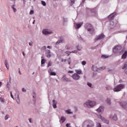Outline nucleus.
Wrapping results in <instances>:
<instances>
[{
  "mask_svg": "<svg viewBox=\"0 0 127 127\" xmlns=\"http://www.w3.org/2000/svg\"><path fill=\"white\" fill-rule=\"evenodd\" d=\"M46 50V46H44L42 47V50Z\"/></svg>",
  "mask_w": 127,
  "mask_h": 127,
  "instance_id": "a18cd8bd",
  "label": "nucleus"
},
{
  "mask_svg": "<svg viewBox=\"0 0 127 127\" xmlns=\"http://www.w3.org/2000/svg\"><path fill=\"white\" fill-rule=\"evenodd\" d=\"M87 85L88 86V87H90V88H92V83L87 82Z\"/></svg>",
  "mask_w": 127,
  "mask_h": 127,
  "instance_id": "72a5a7b5",
  "label": "nucleus"
},
{
  "mask_svg": "<svg viewBox=\"0 0 127 127\" xmlns=\"http://www.w3.org/2000/svg\"><path fill=\"white\" fill-rule=\"evenodd\" d=\"M23 2L24 4H25V2H26L25 0H23Z\"/></svg>",
  "mask_w": 127,
  "mask_h": 127,
  "instance_id": "0e129e2a",
  "label": "nucleus"
},
{
  "mask_svg": "<svg viewBox=\"0 0 127 127\" xmlns=\"http://www.w3.org/2000/svg\"><path fill=\"white\" fill-rule=\"evenodd\" d=\"M116 14H117L116 12H114L111 14L109 15L108 18L110 20L114 19V18L115 17V15H116Z\"/></svg>",
  "mask_w": 127,
  "mask_h": 127,
  "instance_id": "4468645a",
  "label": "nucleus"
},
{
  "mask_svg": "<svg viewBox=\"0 0 127 127\" xmlns=\"http://www.w3.org/2000/svg\"><path fill=\"white\" fill-rule=\"evenodd\" d=\"M49 73H50L51 76H56V72H51V69L48 70Z\"/></svg>",
  "mask_w": 127,
  "mask_h": 127,
  "instance_id": "a211bd4d",
  "label": "nucleus"
},
{
  "mask_svg": "<svg viewBox=\"0 0 127 127\" xmlns=\"http://www.w3.org/2000/svg\"><path fill=\"white\" fill-rule=\"evenodd\" d=\"M51 65H52V63H51V62H49L48 64V67H50V66H51Z\"/></svg>",
  "mask_w": 127,
  "mask_h": 127,
  "instance_id": "79ce46f5",
  "label": "nucleus"
},
{
  "mask_svg": "<svg viewBox=\"0 0 127 127\" xmlns=\"http://www.w3.org/2000/svg\"><path fill=\"white\" fill-rule=\"evenodd\" d=\"M46 56L48 58H50L51 57V52L49 50H46Z\"/></svg>",
  "mask_w": 127,
  "mask_h": 127,
  "instance_id": "f8f14e48",
  "label": "nucleus"
},
{
  "mask_svg": "<svg viewBox=\"0 0 127 127\" xmlns=\"http://www.w3.org/2000/svg\"><path fill=\"white\" fill-rule=\"evenodd\" d=\"M43 34H44L45 35H48V34H52V33H53V32L52 31H49L47 29H44L42 31Z\"/></svg>",
  "mask_w": 127,
  "mask_h": 127,
  "instance_id": "6e6552de",
  "label": "nucleus"
},
{
  "mask_svg": "<svg viewBox=\"0 0 127 127\" xmlns=\"http://www.w3.org/2000/svg\"><path fill=\"white\" fill-rule=\"evenodd\" d=\"M15 100L17 103V104L19 105L20 104V99H19V93H17V95L15 97Z\"/></svg>",
  "mask_w": 127,
  "mask_h": 127,
  "instance_id": "ddd939ff",
  "label": "nucleus"
},
{
  "mask_svg": "<svg viewBox=\"0 0 127 127\" xmlns=\"http://www.w3.org/2000/svg\"><path fill=\"white\" fill-rule=\"evenodd\" d=\"M45 62H46V60H45L44 59H42V61H41L42 65H43V64H44L45 63Z\"/></svg>",
  "mask_w": 127,
  "mask_h": 127,
  "instance_id": "2f4dec72",
  "label": "nucleus"
},
{
  "mask_svg": "<svg viewBox=\"0 0 127 127\" xmlns=\"http://www.w3.org/2000/svg\"><path fill=\"white\" fill-rule=\"evenodd\" d=\"M9 87H10V85H9L8 82H7L6 84V88H7L8 90H9Z\"/></svg>",
  "mask_w": 127,
  "mask_h": 127,
  "instance_id": "f704fd0d",
  "label": "nucleus"
},
{
  "mask_svg": "<svg viewBox=\"0 0 127 127\" xmlns=\"http://www.w3.org/2000/svg\"><path fill=\"white\" fill-rule=\"evenodd\" d=\"M86 63H86V61H82V62H81L82 65H86Z\"/></svg>",
  "mask_w": 127,
  "mask_h": 127,
  "instance_id": "a19ab883",
  "label": "nucleus"
},
{
  "mask_svg": "<svg viewBox=\"0 0 127 127\" xmlns=\"http://www.w3.org/2000/svg\"><path fill=\"white\" fill-rule=\"evenodd\" d=\"M42 4H43L44 5V6H45L46 5V2H45V1L42 0L41 1Z\"/></svg>",
  "mask_w": 127,
  "mask_h": 127,
  "instance_id": "e433bc0d",
  "label": "nucleus"
},
{
  "mask_svg": "<svg viewBox=\"0 0 127 127\" xmlns=\"http://www.w3.org/2000/svg\"><path fill=\"white\" fill-rule=\"evenodd\" d=\"M96 112H97L98 114H103V113H104V106H101L99 107L96 109Z\"/></svg>",
  "mask_w": 127,
  "mask_h": 127,
  "instance_id": "1a4fd4ad",
  "label": "nucleus"
},
{
  "mask_svg": "<svg viewBox=\"0 0 127 127\" xmlns=\"http://www.w3.org/2000/svg\"><path fill=\"white\" fill-rule=\"evenodd\" d=\"M122 49V47L121 46H116L113 49V52L114 53H117Z\"/></svg>",
  "mask_w": 127,
  "mask_h": 127,
  "instance_id": "0eeeda50",
  "label": "nucleus"
},
{
  "mask_svg": "<svg viewBox=\"0 0 127 127\" xmlns=\"http://www.w3.org/2000/svg\"><path fill=\"white\" fill-rule=\"evenodd\" d=\"M0 101L1 102H3H3H4L3 101V99L1 98V97H0Z\"/></svg>",
  "mask_w": 127,
  "mask_h": 127,
  "instance_id": "4d7b16f0",
  "label": "nucleus"
},
{
  "mask_svg": "<svg viewBox=\"0 0 127 127\" xmlns=\"http://www.w3.org/2000/svg\"><path fill=\"white\" fill-rule=\"evenodd\" d=\"M77 50H78V51H81V49L80 48V47H79V46H77L76 47Z\"/></svg>",
  "mask_w": 127,
  "mask_h": 127,
  "instance_id": "49530a36",
  "label": "nucleus"
},
{
  "mask_svg": "<svg viewBox=\"0 0 127 127\" xmlns=\"http://www.w3.org/2000/svg\"><path fill=\"white\" fill-rule=\"evenodd\" d=\"M63 21L64 24H65V23H66V22H67V21H68V20H67V18L64 17L63 18Z\"/></svg>",
  "mask_w": 127,
  "mask_h": 127,
  "instance_id": "bb28decb",
  "label": "nucleus"
},
{
  "mask_svg": "<svg viewBox=\"0 0 127 127\" xmlns=\"http://www.w3.org/2000/svg\"><path fill=\"white\" fill-rule=\"evenodd\" d=\"M97 118H98V119H100L101 121L106 123V124H109V123H110V121L106 119L105 118L103 117V116H102V115H97Z\"/></svg>",
  "mask_w": 127,
  "mask_h": 127,
  "instance_id": "39448f33",
  "label": "nucleus"
},
{
  "mask_svg": "<svg viewBox=\"0 0 127 127\" xmlns=\"http://www.w3.org/2000/svg\"><path fill=\"white\" fill-rule=\"evenodd\" d=\"M113 23H114L113 22H111V23H110V24H111V25H114L113 24Z\"/></svg>",
  "mask_w": 127,
  "mask_h": 127,
  "instance_id": "774afa93",
  "label": "nucleus"
},
{
  "mask_svg": "<svg viewBox=\"0 0 127 127\" xmlns=\"http://www.w3.org/2000/svg\"><path fill=\"white\" fill-rule=\"evenodd\" d=\"M64 53H65V54H67V56H69V55H70V54H71V52H70L69 51H65L64 52Z\"/></svg>",
  "mask_w": 127,
  "mask_h": 127,
  "instance_id": "473e14b6",
  "label": "nucleus"
},
{
  "mask_svg": "<svg viewBox=\"0 0 127 127\" xmlns=\"http://www.w3.org/2000/svg\"><path fill=\"white\" fill-rule=\"evenodd\" d=\"M10 93L11 97L12 99L14 100V98H13V95H12V92H11V91H10Z\"/></svg>",
  "mask_w": 127,
  "mask_h": 127,
  "instance_id": "09e8293b",
  "label": "nucleus"
},
{
  "mask_svg": "<svg viewBox=\"0 0 127 127\" xmlns=\"http://www.w3.org/2000/svg\"><path fill=\"white\" fill-rule=\"evenodd\" d=\"M62 80L63 81V82H70V79L66 77V76L64 75L63 77H62Z\"/></svg>",
  "mask_w": 127,
  "mask_h": 127,
  "instance_id": "dca6fc26",
  "label": "nucleus"
},
{
  "mask_svg": "<svg viewBox=\"0 0 127 127\" xmlns=\"http://www.w3.org/2000/svg\"><path fill=\"white\" fill-rule=\"evenodd\" d=\"M106 69V66H102L99 67V70H105Z\"/></svg>",
  "mask_w": 127,
  "mask_h": 127,
  "instance_id": "ea45409f",
  "label": "nucleus"
},
{
  "mask_svg": "<svg viewBox=\"0 0 127 127\" xmlns=\"http://www.w3.org/2000/svg\"><path fill=\"white\" fill-rule=\"evenodd\" d=\"M18 72H19V74L20 75H21V72H20V69L19 68V70H18Z\"/></svg>",
  "mask_w": 127,
  "mask_h": 127,
  "instance_id": "680f3d73",
  "label": "nucleus"
},
{
  "mask_svg": "<svg viewBox=\"0 0 127 127\" xmlns=\"http://www.w3.org/2000/svg\"><path fill=\"white\" fill-rule=\"evenodd\" d=\"M8 118H9V116L8 115H7L5 116L4 120L6 121V120H8Z\"/></svg>",
  "mask_w": 127,
  "mask_h": 127,
  "instance_id": "4c0bfd02",
  "label": "nucleus"
},
{
  "mask_svg": "<svg viewBox=\"0 0 127 127\" xmlns=\"http://www.w3.org/2000/svg\"><path fill=\"white\" fill-rule=\"evenodd\" d=\"M95 124L94 122L90 120L85 121L82 124V127H94Z\"/></svg>",
  "mask_w": 127,
  "mask_h": 127,
  "instance_id": "f257e3e1",
  "label": "nucleus"
},
{
  "mask_svg": "<svg viewBox=\"0 0 127 127\" xmlns=\"http://www.w3.org/2000/svg\"><path fill=\"white\" fill-rule=\"evenodd\" d=\"M22 54H23V56H25V54L24 53V52H23Z\"/></svg>",
  "mask_w": 127,
  "mask_h": 127,
  "instance_id": "69168bd1",
  "label": "nucleus"
},
{
  "mask_svg": "<svg viewBox=\"0 0 127 127\" xmlns=\"http://www.w3.org/2000/svg\"><path fill=\"white\" fill-rule=\"evenodd\" d=\"M68 73H70L71 74H73V73H74V71L72 70H69L68 71Z\"/></svg>",
  "mask_w": 127,
  "mask_h": 127,
  "instance_id": "6e6d98bb",
  "label": "nucleus"
},
{
  "mask_svg": "<svg viewBox=\"0 0 127 127\" xmlns=\"http://www.w3.org/2000/svg\"><path fill=\"white\" fill-rule=\"evenodd\" d=\"M71 78L75 81H78V80L80 79V75H79L78 73H74L71 76Z\"/></svg>",
  "mask_w": 127,
  "mask_h": 127,
  "instance_id": "423d86ee",
  "label": "nucleus"
},
{
  "mask_svg": "<svg viewBox=\"0 0 127 127\" xmlns=\"http://www.w3.org/2000/svg\"><path fill=\"white\" fill-rule=\"evenodd\" d=\"M33 98H35V96H36V93H35V92H33Z\"/></svg>",
  "mask_w": 127,
  "mask_h": 127,
  "instance_id": "603ef678",
  "label": "nucleus"
},
{
  "mask_svg": "<svg viewBox=\"0 0 127 127\" xmlns=\"http://www.w3.org/2000/svg\"><path fill=\"white\" fill-rule=\"evenodd\" d=\"M4 64H5V65L6 66V67L7 68V70H8L9 67H8V64H7V61H5Z\"/></svg>",
  "mask_w": 127,
  "mask_h": 127,
  "instance_id": "7c9ffc66",
  "label": "nucleus"
},
{
  "mask_svg": "<svg viewBox=\"0 0 127 127\" xmlns=\"http://www.w3.org/2000/svg\"><path fill=\"white\" fill-rule=\"evenodd\" d=\"M75 3V0H71V4L72 5V4H74Z\"/></svg>",
  "mask_w": 127,
  "mask_h": 127,
  "instance_id": "c03bdc74",
  "label": "nucleus"
},
{
  "mask_svg": "<svg viewBox=\"0 0 127 127\" xmlns=\"http://www.w3.org/2000/svg\"><path fill=\"white\" fill-rule=\"evenodd\" d=\"M22 92H26V90L24 89V88H22Z\"/></svg>",
  "mask_w": 127,
  "mask_h": 127,
  "instance_id": "864d4df0",
  "label": "nucleus"
},
{
  "mask_svg": "<svg viewBox=\"0 0 127 127\" xmlns=\"http://www.w3.org/2000/svg\"><path fill=\"white\" fill-rule=\"evenodd\" d=\"M69 126H70V124H66V127H69Z\"/></svg>",
  "mask_w": 127,
  "mask_h": 127,
  "instance_id": "052dcab7",
  "label": "nucleus"
},
{
  "mask_svg": "<svg viewBox=\"0 0 127 127\" xmlns=\"http://www.w3.org/2000/svg\"><path fill=\"white\" fill-rule=\"evenodd\" d=\"M61 121H62V123H63L66 121V119L64 117H62L61 119Z\"/></svg>",
  "mask_w": 127,
  "mask_h": 127,
  "instance_id": "cd10ccee",
  "label": "nucleus"
},
{
  "mask_svg": "<svg viewBox=\"0 0 127 127\" xmlns=\"http://www.w3.org/2000/svg\"><path fill=\"white\" fill-rule=\"evenodd\" d=\"M75 72L77 73V74H80L82 73V70L81 69H76Z\"/></svg>",
  "mask_w": 127,
  "mask_h": 127,
  "instance_id": "b1692460",
  "label": "nucleus"
},
{
  "mask_svg": "<svg viewBox=\"0 0 127 127\" xmlns=\"http://www.w3.org/2000/svg\"><path fill=\"white\" fill-rule=\"evenodd\" d=\"M60 40H58L56 43V45H58L59 44H60Z\"/></svg>",
  "mask_w": 127,
  "mask_h": 127,
  "instance_id": "8fccbe9b",
  "label": "nucleus"
},
{
  "mask_svg": "<svg viewBox=\"0 0 127 127\" xmlns=\"http://www.w3.org/2000/svg\"><path fill=\"white\" fill-rule=\"evenodd\" d=\"M84 27L85 29L88 30V31H90V33L92 34L94 32V29L93 28V27L91 24L86 23L84 26Z\"/></svg>",
  "mask_w": 127,
  "mask_h": 127,
  "instance_id": "20e7f679",
  "label": "nucleus"
},
{
  "mask_svg": "<svg viewBox=\"0 0 127 127\" xmlns=\"http://www.w3.org/2000/svg\"><path fill=\"white\" fill-rule=\"evenodd\" d=\"M110 119H112V118L113 119L114 121H118V116H117V115H114V116H112L111 115L110 116Z\"/></svg>",
  "mask_w": 127,
  "mask_h": 127,
  "instance_id": "aec40b11",
  "label": "nucleus"
},
{
  "mask_svg": "<svg viewBox=\"0 0 127 127\" xmlns=\"http://www.w3.org/2000/svg\"><path fill=\"white\" fill-rule=\"evenodd\" d=\"M65 113L66 114H67L68 115H71V114H73V112H71V110H70V109L66 110Z\"/></svg>",
  "mask_w": 127,
  "mask_h": 127,
  "instance_id": "4be33fe9",
  "label": "nucleus"
},
{
  "mask_svg": "<svg viewBox=\"0 0 127 127\" xmlns=\"http://www.w3.org/2000/svg\"><path fill=\"white\" fill-rule=\"evenodd\" d=\"M29 123H32V119L31 118H29Z\"/></svg>",
  "mask_w": 127,
  "mask_h": 127,
  "instance_id": "5fc2aeb1",
  "label": "nucleus"
},
{
  "mask_svg": "<svg viewBox=\"0 0 127 127\" xmlns=\"http://www.w3.org/2000/svg\"><path fill=\"white\" fill-rule=\"evenodd\" d=\"M47 48H48L49 49H51L52 47L50 46H48Z\"/></svg>",
  "mask_w": 127,
  "mask_h": 127,
  "instance_id": "bf43d9fd",
  "label": "nucleus"
},
{
  "mask_svg": "<svg viewBox=\"0 0 127 127\" xmlns=\"http://www.w3.org/2000/svg\"><path fill=\"white\" fill-rule=\"evenodd\" d=\"M29 45H30V46H31L32 45V43H29Z\"/></svg>",
  "mask_w": 127,
  "mask_h": 127,
  "instance_id": "e2e57ef3",
  "label": "nucleus"
},
{
  "mask_svg": "<svg viewBox=\"0 0 127 127\" xmlns=\"http://www.w3.org/2000/svg\"><path fill=\"white\" fill-rule=\"evenodd\" d=\"M120 104V106H121V107H122V108L127 110V102L123 101V102H121Z\"/></svg>",
  "mask_w": 127,
  "mask_h": 127,
  "instance_id": "9b49d317",
  "label": "nucleus"
},
{
  "mask_svg": "<svg viewBox=\"0 0 127 127\" xmlns=\"http://www.w3.org/2000/svg\"><path fill=\"white\" fill-rule=\"evenodd\" d=\"M127 56V51H125V53L123 54L122 57V59H126Z\"/></svg>",
  "mask_w": 127,
  "mask_h": 127,
  "instance_id": "412c9836",
  "label": "nucleus"
},
{
  "mask_svg": "<svg viewBox=\"0 0 127 127\" xmlns=\"http://www.w3.org/2000/svg\"><path fill=\"white\" fill-rule=\"evenodd\" d=\"M66 61H67V60L66 59L62 60V62H65Z\"/></svg>",
  "mask_w": 127,
  "mask_h": 127,
  "instance_id": "13d9d810",
  "label": "nucleus"
},
{
  "mask_svg": "<svg viewBox=\"0 0 127 127\" xmlns=\"http://www.w3.org/2000/svg\"><path fill=\"white\" fill-rule=\"evenodd\" d=\"M105 89H106V90H107L108 91L111 89V86H107L105 87Z\"/></svg>",
  "mask_w": 127,
  "mask_h": 127,
  "instance_id": "58836bf2",
  "label": "nucleus"
},
{
  "mask_svg": "<svg viewBox=\"0 0 127 127\" xmlns=\"http://www.w3.org/2000/svg\"><path fill=\"white\" fill-rule=\"evenodd\" d=\"M60 43H64L65 42V40H64V38H61V40H60Z\"/></svg>",
  "mask_w": 127,
  "mask_h": 127,
  "instance_id": "c756f323",
  "label": "nucleus"
},
{
  "mask_svg": "<svg viewBox=\"0 0 127 127\" xmlns=\"http://www.w3.org/2000/svg\"><path fill=\"white\" fill-rule=\"evenodd\" d=\"M101 58L102 59H107V58H109V56L106 55H103L101 56Z\"/></svg>",
  "mask_w": 127,
  "mask_h": 127,
  "instance_id": "5701e85b",
  "label": "nucleus"
},
{
  "mask_svg": "<svg viewBox=\"0 0 127 127\" xmlns=\"http://www.w3.org/2000/svg\"><path fill=\"white\" fill-rule=\"evenodd\" d=\"M77 50H74L70 52V53H77Z\"/></svg>",
  "mask_w": 127,
  "mask_h": 127,
  "instance_id": "de8ad7c7",
  "label": "nucleus"
},
{
  "mask_svg": "<svg viewBox=\"0 0 127 127\" xmlns=\"http://www.w3.org/2000/svg\"><path fill=\"white\" fill-rule=\"evenodd\" d=\"M35 23V20H34L33 22V24H34Z\"/></svg>",
  "mask_w": 127,
  "mask_h": 127,
  "instance_id": "338daca9",
  "label": "nucleus"
},
{
  "mask_svg": "<svg viewBox=\"0 0 127 127\" xmlns=\"http://www.w3.org/2000/svg\"><path fill=\"white\" fill-rule=\"evenodd\" d=\"M67 62H68V64H69V65H70V64H71V58H69L67 60Z\"/></svg>",
  "mask_w": 127,
  "mask_h": 127,
  "instance_id": "c9c22d12",
  "label": "nucleus"
},
{
  "mask_svg": "<svg viewBox=\"0 0 127 127\" xmlns=\"http://www.w3.org/2000/svg\"><path fill=\"white\" fill-rule=\"evenodd\" d=\"M34 13V10H31L30 12V14H33Z\"/></svg>",
  "mask_w": 127,
  "mask_h": 127,
  "instance_id": "3c124183",
  "label": "nucleus"
},
{
  "mask_svg": "<svg viewBox=\"0 0 127 127\" xmlns=\"http://www.w3.org/2000/svg\"><path fill=\"white\" fill-rule=\"evenodd\" d=\"M14 6H15V5H12L11 6V8L13 9L14 12H16L17 10H16V8H15L14 7Z\"/></svg>",
  "mask_w": 127,
  "mask_h": 127,
  "instance_id": "a878e982",
  "label": "nucleus"
},
{
  "mask_svg": "<svg viewBox=\"0 0 127 127\" xmlns=\"http://www.w3.org/2000/svg\"><path fill=\"white\" fill-rule=\"evenodd\" d=\"M96 127H102L101 123H100L99 122H96Z\"/></svg>",
  "mask_w": 127,
  "mask_h": 127,
  "instance_id": "c85d7f7f",
  "label": "nucleus"
},
{
  "mask_svg": "<svg viewBox=\"0 0 127 127\" xmlns=\"http://www.w3.org/2000/svg\"><path fill=\"white\" fill-rule=\"evenodd\" d=\"M82 25H83V23H75V27L77 29H79V28L81 27Z\"/></svg>",
  "mask_w": 127,
  "mask_h": 127,
  "instance_id": "f3484780",
  "label": "nucleus"
},
{
  "mask_svg": "<svg viewBox=\"0 0 127 127\" xmlns=\"http://www.w3.org/2000/svg\"><path fill=\"white\" fill-rule=\"evenodd\" d=\"M122 69H125V73L127 75V64H124V66L122 67Z\"/></svg>",
  "mask_w": 127,
  "mask_h": 127,
  "instance_id": "6ab92c4d",
  "label": "nucleus"
},
{
  "mask_svg": "<svg viewBox=\"0 0 127 127\" xmlns=\"http://www.w3.org/2000/svg\"><path fill=\"white\" fill-rule=\"evenodd\" d=\"M125 87L126 85H125V84H120L113 88V91L114 92H120L122 91L123 89H125Z\"/></svg>",
  "mask_w": 127,
  "mask_h": 127,
  "instance_id": "7ed1b4c3",
  "label": "nucleus"
},
{
  "mask_svg": "<svg viewBox=\"0 0 127 127\" xmlns=\"http://www.w3.org/2000/svg\"><path fill=\"white\" fill-rule=\"evenodd\" d=\"M84 107L85 108H93L94 106H96V102L92 101L90 100H87L84 104Z\"/></svg>",
  "mask_w": 127,
  "mask_h": 127,
  "instance_id": "f03ea898",
  "label": "nucleus"
},
{
  "mask_svg": "<svg viewBox=\"0 0 127 127\" xmlns=\"http://www.w3.org/2000/svg\"><path fill=\"white\" fill-rule=\"evenodd\" d=\"M104 37H105V35L103 34H101V35H99L95 38V41L96 42L98 41V40H101V39H103V38H104Z\"/></svg>",
  "mask_w": 127,
  "mask_h": 127,
  "instance_id": "9d476101",
  "label": "nucleus"
},
{
  "mask_svg": "<svg viewBox=\"0 0 127 127\" xmlns=\"http://www.w3.org/2000/svg\"><path fill=\"white\" fill-rule=\"evenodd\" d=\"M70 47L68 46H65V49H66V50H70Z\"/></svg>",
  "mask_w": 127,
  "mask_h": 127,
  "instance_id": "37998d69",
  "label": "nucleus"
},
{
  "mask_svg": "<svg viewBox=\"0 0 127 127\" xmlns=\"http://www.w3.org/2000/svg\"><path fill=\"white\" fill-rule=\"evenodd\" d=\"M106 102L108 104V105H111V99L110 98H107L106 100Z\"/></svg>",
  "mask_w": 127,
  "mask_h": 127,
  "instance_id": "393cba45",
  "label": "nucleus"
},
{
  "mask_svg": "<svg viewBox=\"0 0 127 127\" xmlns=\"http://www.w3.org/2000/svg\"><path fill=\"white\" fill-rule=\"evenodd\" d=\"M52 103H53V107L54 108V109H57V101H56L55 100H53Z\"/></svg>",
  "mask_w": 127,
  "mask_h": 127,
  "instance_id": "2eb2a0df",
  "label": "nucleus"
}]
</instances>
